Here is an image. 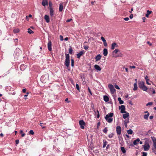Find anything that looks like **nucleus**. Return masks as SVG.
Wrapping results in <instances>:
<instances>
[{
  "label": "nucleus",
  "mask_w": 156,
  "mask_h": 156,
  "mask_svg": "<svg viewBox=\"0 0 156 156\" xmlns=\"http://www.w3.org/2000/svg\"><path fill=\"white\" fill-rule=\"evenodd\" d=\"M101 56L100 54H99L97 55L95 58L96 62H97L99 61L101 59Z\"/></svg>",
  "instance_id": "12"
},
{
  "label": "nucleus",
  "mask_w": 156,
  "mask_h": 156,
  "mask_svg": "<svg viewBox=\"0 0 156 156\" xmlns=\"http://www.w3.org/2000/svg\"><path fill=\"white\" fill-rule=\"evenodd\" d=\"M88 91H89V92L90 93V94L91 95H92V92H91V91L90 90V89L89 87H88Z\"/></svg>",
  "instance_id": "50"
},
{
  "label": "nucleus",
  "mask_w": 156,
  "mask_h": 156,
  "mask_svg": "<svg viewBox=\"0 0 156 156\" xmlns=\"http://www.w3.org/2000/svg\"><path fill=\"white\" fill-rule=\"evenodd\" d=\"M16 143V144H18L19 143V140H16L15 141Z\"/></svg>",
  "instance_id": "55"
},
{
  "label": "nucleus",
  "mask_w": 156,
  "mask_h": 156,
  "mask_svg": "<svg viewBox=\"0 0 156 156\" xmlns=\"http://www.w3.org/2000/svg\"><path fill=\"white\" fill-rule=\"evenodd\" d=\"M50 16L51 17H52L54 15V10L53 8H51L50 9Z\"/></svg>",
  "instance_id": "19"
},
{
  "label": "nucleus",
  "mask_w": 156,
  "mask_h": 156,
  "mask_svg": "<svg viewBox=\"0 0 156 156\" xmlns=\"http://www.w3.org/2000/svg\"><path fill=\"white\" fill-rule=\"evenodd\" d=\"M121 151L122 152V153L124 154H125L126 152V151L125 150V148L124 147H122L121 148Z\"/></svg>",
  "instance_id": "35"
},
{
  "label": "nucleus",
  "mask_w": 156,
  "mask_h": 156,
  "mask_svg": "<svg viewBox=\"0 0 156 156\" xmlns=\"http://www.w3.org/2000/svg\"><path fill=\"white\" fill-rule=\"evenodd\" d=\"M103 55L105 56H106L108 54V50L106 48H104L103 50Z\"/></svg>",
  "instance_id": "15"
},
{
  "label": "nucleus",
  "mask_w": 156,
  "mask_h": 156,
  "mask_svg": "<svg viewBox=\"0 0 156 156\" xmlns=\"http://www.w3.org/2000/svg\"><path fill=\"white\" fill-rule=\"evenodd\" d=\"M70 63L69 55L68 54H66V59L65 62V64L67 67L69 66Z\"/></svg>",
  "instance_id": "3"
},
{
  "label": "nucleus",
  "mask_w": 156,
  "mask_h": 156,
  "mask_svg": "<svg viewBox=\"0 0 156 156\" xmlns=\"http://www.w3.org/2000/svg\"><path fill=\"white\" fill-rule=\"evenodd\" d=\"M150 115V114L149 113H148V114H145L144 115V119L147 120L148 119V116H149Z\"/></svg>",
  "instance_id": "22"
},
{
  "label": "nucleus",
  "mask_w": 156,
  "mask_h": 156,
  "mask_svg": "<svg viewBox=\"0 0 156 156\" xmlns=\"http://www.w3.org/2000/svg\"><path fill=\"white\" fill-rule=\"evenodd\" d=\"M49 5L50 9L51 8H52V2L51 1H49Z\"/></svg>",
  "instance_id": "37"
},
{
  "label": "nucleus",
  "mask_w": 156,
  "mask_h": 156,
  "mask_svg": "<svg viewBox=\"0 0 156 156\" xmlns=\"http://www.w3.org/2000/svg\"><path fill=\"white\" fill-rule=\"evenodd\" d=\"M123 55L121 53H118V55H114L113 57L115 58H116L117 57H121Z\"/></svg>",
  "instance_id": "29"
},
{
  "label": "nucleus",
  "mask_w": 156,
  "mask_h": 156,
  "mask_svg": "<svg viewBox=\"0 0 156 156\" xmlns=\"http://www.w3.org/2000/svg\"><path fill=\"white\" fill-rule=\"evenodd\" d=\"M84 53V52L83 50L80 51L77 54V58H80V57Z\"/></svg>",
  "instance_id": "11"
},
{
  "label": "nucleus",
  "mask_w": 156,
  "mask_h": 156,
  "mask_svg": "<svg viewBox=\"0 0 156 156\" xmlns=\"http://www.w3.org/2000/svg\"><path fill=\"white\" fill-rule=\"evenodd\" d=\"M140 141V140L139 138H137L136 140H134L133 142V144L134 145H136L138 144V142Z\"/></svg>",
  "instance_id": "17"
},
{
  "label": "nucleus",
  "mask_w": 156,
  "mask_h": 156,
  "mask_svg": "<svg viewBox=\"0 0 156 156\" xmlns=\"http://www.w3.org/2000/svg\"><path fill=\"white\" fill-rule=\"evenodd\" d=\"M152 11H150L148 10L147 11V13L145 15V16L147 17H148L149 16V15L151 13Z\"/></svg>",
  "instance_id": "27"
},
{
  "label": "nucleus",
  "mask_w": 156,
  "mask_h": 156,
  "mask_svg": "<svg viewBox=\"0 0 156 156\" xmlns=\"http://www.w3.org/2000/svg\"><path fill=\"white\" fill-rule=\"evenodd\" d=\"M115 88H116V89H120V88L118 86L116 85H115Z\"/></svg>",
  "instance_id": "51"
},
{
  "label": "nucleus",
  "mask_w": 156,
  "mask_h": 156,
  "mask_svg": "<svg viewBox=\"0 0 156 156\" xmlns=\"http://www.w3.org/2000/svg\"><path fill=\"white\" fill-rule=\"evenodd\" d=\"M116 131L118 135H119L121 132V128L120 126H117L116 128Z\"/></svg>",
  "instance_id": "8"
},
{
  "label": "nucleus",
  "mask_w": 156,
  "mask_h": 156,
  "mask_svg": "<svg viewBox=\"0 0 156 156\" xmlns=\"http://www.w3.org/2000/svg\"><path fill=\"white\" fill-rule=\"evenodd\" d=\"M144 82L143 81H141L139 83V87L140 88L142 89L143 90L147 91V88L145 85Z\"/></svg>",
  "instance_id": "2"
},
{
  "label": "nucleus",
  "mask_w": 156,
  "mask_h": 156,
  "mask_svg": "<svg viewBox=\"0 0 156 156\" xmlns=\"http://www.w3.org/2000/svg\"><path fill=\"white\" fill-rule=\"evenodd\" d=\"M63 9V5L62 4H60L59 5V11L62 12Z\"/></svg>",
  "instance_id": "25"
},
{
  "label": "nucleus",
  "mask_w": 156,
  "mask_h": 156,
  "mask_svg": "<svg viewBox=\"0 0 156 156\" xmlns=\"http://www.w3.org/2000/svg\"><path fill=\"white\" fill-rule=\"evenodd\" d=\"M69 54H72L73 51V50L72 49V48L71 47H70V48L69 49Z\"/></svg>",
  "instance_id": "34"
},
{
  "label": "nucleus",
  "mask_w": 156,
  "mask_h": 156,
  "mask_svg": "<svg viewBox=\"0 0 156 156\" xmlns=\"http://www.w3.org/2000/svg\"><path fill=\"white\" fill-rule=\"evenodd\" d=\"M153 90L152 88H150L147 90V92L150 94H152V90Z\"/></svg>",
  "instance_id": "24"
},
{
  "label": "nucleus",
  "mask_w": 156,
  "mask_h": 156,
  "mask_svg": "<svg viewBox=\"0 0 156 156\" xmlns=\"http://www.w3.org/2000/svg\"><path fill=\"white\" fill-rule=\"evenodd\" d=\"M144 151H148L150 149V146L148 142H145L144 144L142 146Z\"/></svg>",
  "instance_id": "4"
},
{
  "label": "nucleus",
  "mask_w": 156,
  "mask_h": 156,
  "mask_svg": "<svg viewBox=\"0 0 156 156\" xmlns=\"http://www.w3.org/2000/svg\"><path fill=\"white\" fill-rule=\"evenodd\" d=\"M44 76H42L41 77V80H43V79L44 78Z\"/></svg>",
  "instance_id": "64"
},
{
  "label": "nucleus",
  "mask_w": 156,
  "mask_h": 156,
  "mask_svg": "<svg viewBox=\"0 0 156 156\" xmlns=\"http://www.w3.org/2000/svg\"><path fill=\"white\" fill-rule=\"evenodd\" d=\"M20 68L21 70L23 71L25 69L24 65H21L20 66Z\"/></svg>",
  "instance_id": "33"
},
{
  "label": "nucleus",
  "mask_w": 156,
  "mask_h": 156,
  "mask_svg": "<svg viewBox=\"0 0 156 156\" xmlns=\"http://www.w3.org/2000/svg\"><path fill=\"white\" fill-rule=\"evenodd\" d=\"M113 113H110L106 115L105 117V120L108 123H111L113 121V119L112 117L113 115Z\"/></svg>",
  "instance_id": "1"
},
{
  "label": "nucleus",
  "mask_w": 156,
  "mask_h": 156,
  "mask_svg": "<svg viewBox=\"0 0 156 156\" xmlns=\"http://www.w3.org/2000/svg\"><path fill=\"white\" fill-rule=\"evenodd\" d=\"M130 68H131L134 69L136 68V67L135 66H130Z\"/></svg>",
  "instance_id": "59"
},
{
  "label": "nucleus",
  "mask_w": 156,
  "mask_h": 156,
  "mask_svg": "<svg viewBox=\"0 0 156 156\" xmlns=\"http://www.w3.org/2000/svg\"><path fill=\"white\" fill-rule=\"evenodd\" d=\"M103 148H104L106 147V145L107 144V141L106 140H103Z\"/></svg>",
  "instance_id": "31"
},
{
  "label": "nucleus",
  "mask_w": 156,
  "mask_h": 156,
  "mask_svg": "<svg viewBox=\"0 0 156 156\" xmlns=\"http://www.w3.org/2000/svg\"><path fill=\"white\" fill-rule=\"evenodd\" d=\"M133 131L131 129H129L127 131V133L129 134H132Z\"/></svg>",
  "instance_id": "32"
},
{
  "label": "nucleus",
  "mask_w": 156,
  "mask_h": 156,
  "mask_svg": "<svg viewBox=\"0 0 156 156\" xmlns=\"http://www.w3.org/2000/svg\"><path fill=\"white\" fill-rule=\"evenodd\" d=\"M153 117H154L153 115H151L149 117V118L150 119H153Z\"/></svg>",
  "instance_id": "61"
},
{
  "label": "nucleus",
  "mask_w": 156,
  "mask_h": 156,
  "mask_svg": "<svg viewBox=\"0 0 156 156\" xmlns=\"http://www.w3.org/2000/svg\"><path fill=\"white\" fill-rule=\"evenodd\" d=\"M119 109L121 110V113H126V112L125 111V106L124 105H122L119 107Z\"/></svg>",
  "instance_id": "6"
},
{
  "label": "nucleus",
  "mask_w": 156,
  "mask_h": 156,
  "mask_svg": "<svg viewBox=\"0 0 156 156\" xmlns=\"http://www.w3.org/2000/svg\"><path fill=\"white\" fill-rule=\"evenodd\" d=\"M147 44H149L150 46H151L152 45V43H150L149 41H148L147 42Z\"/></svg>",
  "instance_id": "54"
},
{
  "label": "nucleus",
  "mask_w": 156,
  "mask_h": 156,
  "mask_svg": "<svg viewBox=\"0 0 156 156\" xmlns=\"http://www.w3.org/2000/svg\"><path fill=\"white\" fill-rule=\"evenodd\" d=\"M137 85L136 83V82L134 84V88H133V90H137Z\"/></svg>",
  "instance_id": "28"
},
{
  "label": "nucleus",
  "mask_w": 156,
  "mask_h": 156,
  "mask_svg": "<svg viewBox=\"0 0 156 156\" xmlns=\"http://www.w3.org/2000/svg\"><path fill=\"white\" fill-rule=\"evenodd\" d=\"M72 20V19H70L67 20L66 21L67 22H69L70 21H71Z\"/></svg>",
  "instance_id": "53"
},
{
  "label": "nucleus",
  "mask_w": 156,
  "mask_h": 156,
  "mask_svg": "<svg viewBox=\"0 0 156 156\" xmlns=\"http://www.w3.org/2000/svg\"><path fill=\"white\" fill-rule=\"evenodd\" d=\"M145 80L146 81L147 83L149 85H150L151 84L148 82L150 80L149 79H148V76H145Z\"/></svg>",
  "instance_id": "23"
},
{
  "label": "nucleus",
  "mask_w": 156,
  "mask_h": 156,
  "mask_svg": "<svg viewBox=\"0 0 156 156\" xmlns=\"http://www.w3.org/2000/svg\"><path fill=\"white\" fill-rule=\"evenodd\" d=\"M129 122L128 119H126L124 121V124H127Z\"/></svg>",
  "instance_id": "48"
},
{
  "label": "nucleus",
  "mask_w": 156,
  "mask_h": 156,
  "mask_svg": "<svg viewBox=\"0 0 156 156\" xmlns=\"http://www.w3.org/2000/svg\"><path fill=\"white\" fill-rule=\"evenodd\" d=\"M19 31H20V30L18 28L15 29L13 30V32L14 33H18L19 32Z\"/></svg>",
  "instance_id": "36"
},
{
  "label": "nucleus",
  "mask_w": 156,
  "mask_h": 156,
  "mask_svg": "<svg viewBox=\"0 0 156 156\" xmlns=\"http://www.w3.org/2000/svg\"><path fill=\"white\" fill-rule=\"evenodd\" d=\"M26 91V89H23L22 90V91L23 93H25Z\"/></svg>",
  "instance_id": "60"
},
{
  "label": "nucleus",
  "mask_w": 156,
  "mask_h": 156,
  "mask_svg": "<svg viewBox=\"0 0 156 156\" xmlns=\"http://www.w3.org/2000/svg\"><path fill=\"white\" fill-rule=\"evenodd\" d=\"M151 139L153 142V146L156 149V139L154 137H151Z\"/></svg>",
  "instance_id": "10"
},
{
  "label": "nucleus",
  "mask_w": 156,
  "mask_h": 156,
  "mask_svg": "<svg viewBox=\"0 0 156 156\" xmlns=\"http://www.w3.org/2000/svg\"><path fill=\"white\" fill-rule=\"evenodd\" d=\"M133 17V14H131L129 16V18L130 19H132Z\"/></svg>",
  "instance_id": "57"
},
{
  "label": "nucleus",
  "mask_w": 156,
  "mask_h": 156,
  "mask_svg": "<svg viewBox=\"0 0 156 156\" xmlns=\"http://www.w3.org/2000/svg\"><path fill=\"white\" fill-rule=\"evenodd\" d=\"M79 124L80 126V127L81 129H83L84 128V126L85 125V122L83 120H80L79 122Z\"/></svg>",
  "instance_id": "7"
},
{
  "label": "nucleus",
  "mask_w": 156,
  "mask_h": 156,
  "mask_svg": "<svg viewBox=\"0 0 156 156\" xmlns=\"http://www.w3.org/2000/svg\"><path fill=\"white\" fill-rule=\"evenodd\" d=\"M155 90L153 88V90H152V94H155Z\"/></svg>",
  "instance_id": "58"
},
{
  "label": "nucleus",
  "mask_w": 156,
  "mask_h": 156,
  "mask_svg": "<svg viewBox=\"0 0 156 156\" xmlns=\"http://www.w3.org/2000/svg\"><path fill=\"white\" fill-rule=\"evenodd\" d=\"M60 39H63V37L62 35H60Z\"/></svg>",
  "instance_id": "63"
},
{
  "label": "nucleus",
  "mask_w": 156,
  "mask_h": 156,
  "mask_svg": "<svg viewBox=\"0 0 156 156\" xmlns=\"http://www.w3.org/2000/svg\"><path fill=\"white\" fill-rule=\"evenodd\" d=\"M48 0H43L42 2V5L44 6H45L46 5H48Z\"/></svg>",
  "instance_id": "16"
},
{
  "label": "nucleus",
  "mask_w": 156,
  "mask_h": 156,
  "mask_svg": "<svg viewBox=\"0 0 156 156\" xmlns=\"http://www.w3.org/2000/svg\"><path fill=\"white\" fill-rule=\"evenodd\" d=\"M28 32L30 34L33 33L34 32L32 31L30 28H28Z\"/></svg>",
  "instance_id": "38"
},
{
  "label": "nucleus",
  "mask_w": 156,
  "mask_h": 156,
  "mask_svg": "<svg viewBox=\"0 0 156 156\" xmlns=\"http://www.w3.org/2000/svg\"><path fill=\"white\" fill-rule=\"evenodd\" d=\"M34 134V132L33 131V130H30L29 132V134L31 135H33Z\"/></svg>",
  "instance_id": "42"
},
{
  "label": "nucleus",
  "mask_w": 156,
  "mask_h": 156,
  "mask_svg": "<svg viewBox=\"0 0 156 156\" xmlns=\"http://www.w3.org/2000/svg\"><path fill=\"white\" fill-rule=\"evenodd\" d=\"M76 87L77 89L79 91L80 88H79V86L78 84H76Z\"/></svg>",
  "instance_id": "46"
},
{
  "label": "nucleus",
  "mask_w": 156,
  "mask_h": 156,
  "mask_svg": "<svg viewBox=\"0 0 156 156\" xmlns=\"http://www.w3.org/2000/svg\"><path fill=\"white\" fill-rule=\"evenodd\" d=\"M142 153L143 154L142 156H147V152H143Z\"/></svg>",
  "instance_id": "43"
},
{
  "label": "nucleus",
  "mask_w": 156,
  "mask_h": 156,
  "mask_svg": "<svg viewBox=\"0 0 156 156\" xmlns=\"http://www.w3.org/2000/svg\"><path fill=\"white\" fill-rule=\"evenodd\" d=\"M65 101L66 102H67L68 103H69V102H70V101H69L68 100V98H66L65 100Z\"/></svg>",
  "instance_id": "56"
},
{
  "label": "nucleus",
  "mask_w": 156,
  "mask_h": 156,
  "mask_svg": "<svg viewBox=\"0 0 156 156\" xmlns=\"http://www.w3.org/2000/svg\"><path fill=\"white\" fill-rule=\"evenodd\" d=\"M124 19L125 21H127L129 20V19L128 17H126L124 18Z\"/></svg>",
  "instance_id": "52"
},
{
  "label": "nucleus",
  "mask_w": 156,
  "mask_h": 156,
  "mask_svg": "<svg viewBox=\"0 0 156 156\" xmlns=\"http://www.w3.org/2000/svg\"><path fill=\"white\" fill-rule=\"evenodd\" d=\"M74 61L73 59H71V66L72 67H73L74 66Z\"/></svg>",
  "instance_id": "40"
},
{
  "label": "nucleus",
  "mask_w": 156,
  "mask_h": 156,
  "mask_svg": "<svg viewBox=\"0 0 156 156\" xmlns=\"http://www.w3.org/2000/svg\"><path fill=\"white\" fill-rule=\"evenodd\" d=\"M146 19V18H145V17H143V18H142V19L144 20L143 22H145V20Z\"/></svg>",
  "instance_id": "62"
},
{
  "label": "nucleus",
  "mask_w": 156,
  "mask_h": 156,
  "mask_svg": "<svg viewBox=\"0 0 156 156\" xmlns=\"http://www.w3.org/2000/svg\"><path fill=\"white\" fill-rule=\"evenodd\" d=\"M104 100L105 102H108L109 100V99L108 96L105 95L104 96Z\"/></svg>",
  "instance_id": "20"
},
{
  "label": "nucleus",
  "mask_w": 156,
  "mask_h": 156,
  "mask_svg": "<svg viewBox=\"0 0 156 156\" xmlns=\"http://www.w3.org/2000/svg\"><path fill=\"white\" fill-rule=\"evenodd\" d=\"M119 51V50L118 49H115V50H114L113 52H112V55L113 56L114 55H115L114 54H117Z\"/></svg>",
  "instance_id": "26"
},
{
  "label": "nucleus",
  "mask_w": 156,
  "mask_h": 156,
  "mask_svg": "<svg viewBox=\"0 0 156 156\" xmlns=\"http://www.w3.org/2000/svg\"><path fill=\"white\" fill-rule=\"evenodd\" d=\"M103 42V44L105 46H107V44L106 42V40H102Z\"/></svg>",
  "instance_id": "39"
},
{
  "label": "nucleus",
  "mask_w": 156,
  "mask_h": 156,
  "mask_svg": "<svg viewBox=\"0 0 156 156\" xmlns=\"http://www.w3.org/2000/svg\"><path fill=\"white\" fill-rule=\"evenodd\" d=\"M113 136V134L112 133H111L109 134L108 136L109 138H112Z\"/></svg>",
  "instance_id": "44"
},
{
  "label": "nucleus",
  "mask_w": 156,
  "mask_h": 156,
  "mask_svg": "<svg viewBox=\"0 0 156 156\" xmlns=\"http://www.w3.org/2000/svg\"><path fill=\"white\" fill-rule=\"evenodd\" d=\"M85 50H87L88 48V46L84 45L83 46Z\"/></svg>",
  "instance_id": "47"
},
{
  "label": "nucleus",
  "mask_w": 156,
  "mask_h": 156,
  "mask_svg": "<svg viewBox=\"0 0 156 156\" xmlns=\"http://www.w3.org/2000/svg\"><path fill=\"white\" fill-rule=\"evenodd\" d=\"M94 67L95 69L98 71H100L101 70L100 67L98 65H95Z\"/></svg>",
  "instance_id": "18"
},
{
  "label": "nucleus",
  "mask_w": 156,
  "mask_h": 156,
  "mask_svg": "<svg viewBox=\"0 0 156 156\" xmlns=\"http://www.w3.org/2000/svg\"><path fill=\"white\" fill-rule=\"evenodd\" d=\"M125 113V114L123 115V117L124 119H126L129 116V114L128 113Z\"/></svg>",
  "instance_id": "21"
},
{
  "label": "nucleus",
  "mask_w": 156,
  "mask_h": 156,
  "mask_svg": "<svg viewBox=\"0 0 156 156\" xmlns=\"http://www.w3.org/2000/svg\"><path fill=\"white\" fill-rule=\"evenodd\" d=\"M118 100L119 101V102L120 104H123V101L122 100L121 98H118Z\"/></svg>",
  "instance_id": "30"
},
{
  "label": "nucleus",
  "mask_w": 156,
  "mask_h": 156,
  "mask_svg": "<svg viewBox=\"0 0 156 156\" xmlns=\"http://www.w3.org/2000/svg\"><path fill=\"white\" fill-rule=\"evenodd\" d=\"M42 123H40V125L42 127V129H44L45 127L44 126H42Z\"/></svg>",
  "instance_id": "49"
},
{
  "label": "nucleus",
  "mask_w": 156,
  "mask_h": 156,
  "mask_svg": "<svg viewBox=\"0 0 156 156\" xmlns=\"http://www.w3.org/2000/svg\"><path fill=\"white\" fill-rule=\"evenodd\" d=\"M108 129L107 128H105L104 129H103V131L105 133H106Z\"/></svg>",
  "instance_id": "41"
},
{
  "label": "nucleus",
  "mask_w": 156,
  "mask_h": 156,
  "mask_svg": "<svg viewBox=\"0 0 156 156\" xmlns=\"http://www.w3.org/2000/svg\"><path fill=\"white\" fill-rule=\"evenodd\" d=\"M48 48L49 51H51L52 50L51 42L50 41H49L48 42Z\"/></svg>",
  "instance_id": "9"
},
{
  "label": "nucleus",
  "mask_w": 156,
  "mask_h": 156,
  "mask_svg": "<svg viewBox=\"0 0 156 156\" xmlns=\"http://www.w3.org/2000/svg\"><path fill=\"white\" fill-rule=\"evenodd\" d=\"M44 18L46 21L47 23H48L50 22L49 17L48 15H45Z\"/></svg>",
  "instance_id": "13"
},
{
  "label": "nucleus",
  "mask_w": 156,
  "mask_h": 156,
  "mask_svg": "<svg viewBox=\"0 0 156 156\" xmlns=\"http://www.w3.org/2000/svg\"><path fill=\"white\" fill-rule=\"evenodd\" d=\"M118 45L116 43H113L112 44L111 49L112 50H114L115 47H117Z\"/></svg>",
  "instance_id": "14"
},
{
  "label": "nucleus",
  "mask_w": 156,
  "mask_h": 156,
  "mask_svg": "<svg viewBox=\"0 0 156 156\" xmlns=\"http://www.w3.org/2000/svg\"><path fill=\"white\" fill-rule=\"evenodd\" d=\"M108 86L110 89L111 94H114L115 91V90L112 84H109Z\"/></svg>",
  "instance_id": "5"
},
{
  "label": "nucleus",
  "mask_w": 156,
  "mask_h": 156,
  "mask_svg": "<svg viewBox=\"0 0 156 156\" xmlns=\"http://www.w3.org/2000/svg\"><path fill=\"white\" fill-rule=\"evenodd\" d=\"M153 104V103L152 102H149L147 103L146 104V106H147L148 105H151Z\"/></svg>",
  "instance_id": "45"
}]
</instances>
